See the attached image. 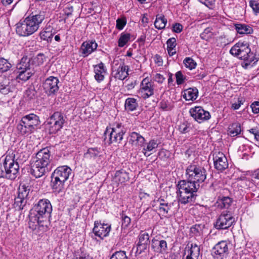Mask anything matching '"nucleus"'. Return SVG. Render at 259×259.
<instances>
[{
  "instance_id": "nucleus-61",
  "label": "nucleus",
  "mask_w": 259,
  "mask_h": 259,
  "mask_svg": "<svg viewBox=\"0 0 259 259\" xmlns=\"http://www.w3.org/2000/svg\"><path fill=\"white\" fill-rule=\"evenodd\" d=\"M251 178L259 180V168L251 172Z\"/></svg>"
},
{
  "instance_id": "nucleus-9",
  "label": "nucleus",
  "mask_w": 259,
  "mask_h": 259,
  "mask_svg": "<svg viewBox=\"0 0 259 259\" xmlns=\"http://www.w3.org/2000/svg\"><path fill=\"white\" fill-rule=\"evenodd\" d=\"M65 118L59 112H55L46 122V128L50 134H56L63 127Z\"/></svg>"
},
{
  "instance_id": "nucleus-58",
  "label": "nucleus",
  "mask_w": 259,
  "mask_h": 259,
  "mask_svg": "<svg viewBox=\"0 0 259 259\" xmlns=\"http://www.w3.org/2000/svg\"><path fill=\"white\" fill-rule=\"evenodd\" d=\"M188 128L187 124L182 123L180 125L179 130L182 133H186L189 131Z\"/></svg>"
},
{
  "instance_id": "nucleus-37",
  "label": "nucleus",
  "mask_w": 259,
  "mask_h": 259,
  "mask_svg": "<svg viewBox=\"0 0 259 259\" xmlns=\"http://www.w3.org/2000/svg\"><path fill=\"white\" fill-rule=\"evenodd\" d=\"M53 36V29L51 27L44 28L40 33V38L48 42L51 41Z\"/></svg>"
},
{
  "instance_id": "nucleus-40",
  "label": "nucleus",
  "mask_w": 259,
  "mask_h": 259,
  "mask_svg": "<svg viewBox=\"0 0 259 259\" xmlns=\"http://www.w3.org/2000/svg\"><path fill=\"white\" fill-rule=\"evenodd\" d=\"M232 203L231 199L229 197L219 198L217 202V205L221 208H228Z\"/></svg>"
},
{
  "instance_id": "nucleus-60",
  "label": "nucleus",
  "mask_w": 259,
  "mask_h": 259,
  "mask_svg": "<svg viewBox=\"0 0 259 259\" xmlns=\"http://www.w3.org/2000/svg\"><path fill=\"white\" fill-rule=\"evenodd\" d=\"M242 104L243 102L241 100H238L237 103L232 104V108L234 110L238 109Z\"/></svg>"
},
{
  "instance_id": "nucleus-15",
  "label": "nucleus",
  "mask_w": 259,
  "mask_h": 259,
  "mask_svg": "<svg viewBox=\"0 0 259 259\" xmlns=\"http://www.w3.org/2000/svg\"><path fill=\"white\" fill-rule=\"evenodd\" d=\"M30 189L29 186L21 184L18 189V196L15 199V205L20 209H22L26 203V198Z\"/></svg>"
},
{
  "instance_id": "nucleus-56",
  "label": "nucleus",
  "mask_w": 259,
  "mask_h": 259,
  "mask_svg": "<svg viewBox=\"0 0 259 259\" xmlns=\"http://www.w3.org/2000/svg\"><path fill=\"white\" fill-rule=\"evenodd\" d=\"M153 60L154 63L157 66H161L163 65V60L161 56L158 55H156L153 57Z\"/></svg>"
},
{
  "instance_id": "nucleus-50",
  "label": "nucleus",
  "mask_w": 259,
  "mask_h": 259,
  "mask_svg": "<svg viewBox=\"0 0 259 259\" xmlns=\"http://www.w3.org/2000/svg\"><path fill=\"white\" fill-rule=\"evenodd\" d=\"M153 79L154 81L159 84H162L165 80V77L160 73H157L153 75Z\"/></svg>"
},
{
  "instance_id": "nucleus-6",
  "label": "nucleus",
  "mask_w": 259,
  "mask_h": 259,
  "mask_svg": "<svg viewBox=\"0 0 259 259\" xmlns=\"http://www.w3.org/2000/svg\"><path fill=\"white\" fill-rule=\"evenodd\" d=\"M199 187V184L185 180L181 181L178 185V195L179 202L186 204L192 202L195 197V193Z\"/></svg>"
},
{
  "instance_id": "nucleus-43",
  "label": "nucleus",
  "mask_w": 259,
  "mask_h": 259,
  "mask_svg": "<svg viewBox=\"0 0 259 259\" xmlns=\"http://www.w3.org/2000/svg\"><path fill=\"white\" fill-rule=\"evenodd\" d=\"M185 66L190 70H192L195 68L196 66V62L191 58H186L183 61Z\"/></svg>"
},
{
  "instance_id": "nucleus-13",
  "label": "nucleus",
  "mask_w": 259,
  "mask_h": 259,
  "mask_svg": "<svg viewBox=\"0 0 259 259\" xmlns=\"http://www.w3.org/2000/svg\"><path fill=\"white\" fill-rule=\"evenodd\" d=\"M189 113L191 116L199 123L206 121L211 117L210 113L205 110L201 106H195L191 108Z\"/></svg>"
},
{
  "instance_id": "nucleus-16",
  "label": "nucleus",
  "mask_w": 259,
  "mask_h": 259,
  "mask_svg": "<svg viewBox=\"0 0 259 259\" xmlns=\"http://www.w3.org/2000/svg\"><path fill=\"white\" fill-rule=\"evenodd\" d=\"M84 157L88 160L99 163L104 159L103 152L100 148L92 147L88 148L84 153Z\"/></svg>"
},
{
  "instance_id": "nucleus-29",
  "label": "nucleus",
  "mask_w": 259,
  "mask_h": 259,
  "mask_svg": "<svg viewBox=\"0 0 259 259\" xmlns=\"http://www.w3.org/2000/svg\"><path fill=\"white\" fill-rule=\"evenodd\" d=\"M128 69V66L123 64L116 70H113V76L116 79L123 80L127 77Z\"/></svg>"
},
{
  "instance_id": "nucleus-48",
  "label": "nucleus",
  "mask_w": 259,
  "mask_h": 259,
  "mask_svg": "<svg viewBox=\"0 0 259 259\" xmlns=\"http://www.w3.org/2000/svg\"><path fill=\"white\" fill-rule=\"evenodd\" d=\"M249 6L255 15L259 14V3L256 1L251 0L249 2Z\"/></svg>"
},
{
  "instance_id": "nucleus-64",
  "label": "nucleus",
  "mask_w": 259,
  "mask_h": 259,
  "mask_svg": "<svg viewBox=\"0 0 259 259\" xmlns=\"http://www.w3.org/2000/svg\"><path fill=\"white\" fill-rule=\"evenodd\" d=\"M173 82L172 74L171 73L168 74V83L170 84Z\"/></svg>"
},
{
  "instance_id": "nucleus-55",
  "label": "nucleus",
  "mask_w": 259,
  "mask_h": 259,
  "mask_svg": "<svg viewBox=\"0 0 259 259\" xmlns=\"http://www.w3.org/2000/svg\"><path fill=\"white\" fill-rule=\"evenodd\" d=\"M250 107L253 113L257 114L259 113V102H254L251 104Z\"/></svg>"
},
{
  "instance_id": "nucleus-49",
  "label": "nucleus",
  "mask_w": 259,
  "mask_h": 259,
  "mask_svg": "<svg viewBox=\"0 0 259 259\" xmlns=\"http://www.w3.org/2000/svg\"><path fill=\"white\" fill-rule=\"evenodd\" d=\"M121 218H122L121 227H122V228H124V229L126 228L127 227H128L130 226L131 222V219L130 217H128V216H127L124 214H122Z\"/></svg>"
},
{
  "instance_id": "nucleus-14",
  "label": "nucleus",
  "mask_w": 259,
  "mask_h": 259,
  "mask_svg": "<svg viewBox=\"0 0 259 259\" xmlns=\"http://www.w3.org/2000/svg\"><path fill=\"white\" fill-rule=\"evenodd\" d=\"M235 222V219L229 213H222L218 217L214 224L217 229H226Z\"/></svg>"
},
{
  "instance_id": "nucleus-25",
  "label": "nucleus",
  "mask_w": 259,
  "mask_h": 259,
  "mask_svg": "<svg viewBox=\"0 0 259 259\" xmlns=\"http://www.w3.org/2000/svg\"><path fill=\"white\" fill-rule=\"evenodd\" d=\"M98 47L95 41H88L83 42L80 47V52L84 57L88 56L95 51Z\"/></svg>"
},
{
  "instance_id": "nucleus-42",
  "label": "nucleus",
  "mask_w": 259,
  "mask_h": 259,
  "mask_svg": "<svg viewBox=\"0 0 259 259\" xmlns=\"http://www.w3.org/2000/svg\"><path fill=\"white\" fill-rule=\"evenodd\" d=\"M14 89V85L10 84V82L7 84V82H5L1 85L0 91L2 94L6 95L9 92H12Z\"/></svg>"
},
{
  "instance_id": "nucleus-45",
  "label": "nucleus",
  "mask_w": 259,
  "mask_h": 259,
  "mask_svg": "<svg viewBox=\"0 0 259 259\" xmlns=\"http://www.w3.org/2000/svg\"><path fill=\"white\" fill-rule=\"evenodd\" d=\"M126 24V19L124 17L118 18L116 20V28L119 30H122Z\"/></svg>"
},
{
  "instance_id": "nucleus-33",
  "label": "nucleus",
  "mask_w": 259,
  "mask_h": 259,
  "mask_svg": "<svg viewBox=\"0 0 259 259\" xmlns=\"http://www.w3.org/2000/svg\"><path fill=\"white\" fill-rule=\"evenodd\" d=\"M132 35L127 32H123L120 33L118 39V46L119 48H123L128 45L132 41Z\"/></svg>"
},
{
  "instance_id": "nucleus-19",
  "label": "nucleus",
  "mask_w": 259,
  "mask_h": 259,
  "mask_svg": "<svg viewBox=\"0 0 259 259\" xmlns=\"http://www.w3.org/2000/svg\"><path fill=\"white\" fill-rule=\"evenodd\" d=\"M59 79L54 76H50L42 83V87L45 92L51 95L58 91L59 89Z\"/></svg>"
},
{
  "instance_id": "nucleus-4",
  "label": "nucleus",
  "mask_w": 259,
  "mask_h": 259,
  "mask_svg": "<svg viewBox=\"0 0 259 259\" xmlns=\"http://www.w3.org/2000/svg\"><path fill=\"white\" fill-rule=\"evenodd\" d=\"M51 153L49 149L44 148L39 151L32 165L31 174L36 178H40L50 171Z\"/></svg>"
},
{
  "instance_id": "nucleus-24",
  "label": "nucleus",
  "mask_w": 259,
  "mask_h": 259,
  "mask_svg": "<svg viewBox=\"0 0 259 259\" xmlns=\"http://www.w3.org/2000/svg\"><path fill=\"white\" fill-rule=\"evenodd\" d=\"M199 255V246L196 244H191L190 247L186 249L183 259H198Z\"/></svg>"
},
{
  "instance_id": "nucleus-51",
  "label": "nucleus",
  "mask_w": 259,
  "mask_h": 259,
  "mask_svg": "<svg viewBox=\"0 0 259 259\" xmlns=\"http://www.w3.org/2000/svg\"><path fill=\"white\" fill-rule=\"evenodd\" d=\"M167 49H176L177 46L176 39L174 37H171L169 38L167 41Z\"/></svg>"
},
{
  "instance_id": "nucleus-21",
  "label": "nucleus",
  "mask_w": 259,
  "mask_h": 259,
  "mask_svg": "<svg viewBox=\"0 0 259 259\" xmlns=\"http://www.w3.org/2000/svg\"><path fill=\"white\" fill-rule=\"evenodd\" d=\"M151 249L156 253L164 254L167 252V244L165 240L153 238L151 240Z\"/></svg>"
},
{
  "instance_id": "nucleus-36",
  "label": "nucleus",
  "mask_w": 259,
  "mask_h": 259,
  "mask_svg": "<svg viewBox=\"0 0 259 259\" xmlns=\"http://www.w3.org/2000/svg\"><path fill=\"white\" fill-rule=\"evenodd\" d=\"M125 109L127 111H133L137 109L138 103L137 99L134 98H128L125 101Z\"/></svg>"
},
{
  "instance_id": "nucleus-31",
  "label": "nucleus",
  "mask_w": 259,
  "mask_h": 259,
  "mask_svg": "<svg viewBox=\"0 0 259 259\" xmlns=\"http://www.w3.org/2000/svg\"><path fill=\"white\" fill-rule=\"evenodd\" d=\"M129 179L128 174L123 170L116 171L113 178V182L117 185L122 184Z\"/></svg>"
},
{
  "instance_id": "nucleus-32",
  "label": "nucleus",
  "mask_w": 259,
  "mask_h": 259,
  "mask_svg": "<svg viewBox=\"0 0 259 259\" xmlns=\"http://www.w3.org/2000/svg\"><path fill=\"white\" fill-rule=\"evenodd\" d=\"M198 95V91L195 88H190L183 92V97L186 101H194Z\"/></svg>"
},
{
  "instance_id": "nucleus-44",
  "label": "nucleus",
  "mask_w": 259,
  "mask_h": 259,
  "mask_svg": "<svg viewBox=\"0 0 259 259\" xmlns=\"http://www.w3.org/2000/svg\"><path fill=\"white\" fill-rule=\"evenodd\" d=\"M212 36L213 33L212 32V29L209 27L206 28L200 34L201 38L206 40H209Z\"/></svg>"
},
{
  "instance_id": "nucleus-8",
  "label": "nucleus",
  "mask_w": 259,
  "mask_h": 259,
  "mask_svg": "<svg viewBox=\"0 0 259 259\" xmlns=\"http://www.w3.org/2000/svg\"><path fill=\"white\" fill-rule=\"evenodd\" d=\"M186 174L188 181L194 182L196 184L204 182L206 178L205 169L194 164L190 165L187 168Z\"/></svg>"
},
{
  "instance_id": "nucleus-17",
  "label": "nucleus",
  "mask_w": 259,
  "mask_h": 259,
  "mask_svg": "<svg viewBox=\"0 0 259 259\" xmlns=\"http://www.w3.org/2000/svg\"><path fill=\"white\" fill-rule=\"evenodd\" d=\"M111 231V225L108 224L95 222L93 233L95 235L101 239L108 236Z\"/></svg>"
},
{
  "instance_id": "nucleus-1",
  "label": "nucleus",
  "mask_w": 259,
  "mask_h": 259,
  "mask_svg": "<svg viewBox=\"0 0 259 259\" xmlns=\"http://www.w3.org/2000/svg\"><path fill=\"white\" fill-rule=\"evenodd\" d=\"M52 211V204L49 200H40L30 212V228L38 230V233L46 231L49 228V219Z\"/></svg>"
},
{
  "instance_id": "nucleus-26",
  "label": "nucleus",
  "mask_w": 259,
  "mask_h": 259,
  "mask_svg": "<svg viewBox=\"0 0 259 259\" xmlns=\"http://www.w3.org/2000/svg\"><path fill=\"white\" fill-rule=\"evenodd\" d=\"M94 72L95 73L94 77L96 81L100 82L103 81L106 73L107 69L102 62H100L97 65L93 66Z\"/></svg>"
},
{
  "instance_id": "nucleus-62",
  "label": "nucleus",
  "mask_w": 259,
  "mask_h": 259,
  "mask_svg": "<svg viewBox=\"0 0 259 259\" xmlns=\"http://www.w3.org/2000/svg\"><path fill=\"white\" fill-rule=\"evenodd\" d=\"M168 54L170 56H172L176 54V49H167Z\"/></svg>"
},
{
  "instance_id": "nucleus-59",
  "label": "nucleus",
  "mask_w": 259,
  "mask_h": 259,
  "mask_svg": "<svg viewBox=\"0 0 259 259\" xmlns=\"http://www.w3.org/2000/svg\"><path fill=\"white\" fill-rule=\"evenodd\" d=\"M6 178V170L4 168V163L3 165L0 163V178Z\"/></svg>"
},
{
  "instance_id": "nucleus-30",
  "label": "nucleus",
  "mask_w": 259,
  "mask_h": 259,
  "mask_svg": "<svg viewBox=\"0 0 259 259\" xmlns=\"http://www.w3.org/2000/svg\"><path fill=\"white\" fill-rule=\"evenodd\" d=\"M149 242V234L144 231H142L139 236V242L137 244L138 249L141 251L145 250Z\"/></svg>"
},
{
  "instance_id": "nucleus-28",
  "label": "nucleus",
  "mask_w": 259,
  "mask_h": 259,
  "mask_svg": "<svg viewBox=\"0 0 259 259\" xmlns=\"http://www.w3.org/2000/svg\"><path fill=\"white\" fill-rule=\"evenodd\" d=\"M145 139L137 132H132L129 136V142L133 146L141 148L145 143Z\"/></svg>"
},
{
  "instance_id": "nucleus-63",
  "label": "nucleus",
  "mask_w": 259,
  "mask_h": 259,
  "mask_svg": "<svg viewBox=\"0 0 259 259\" xmlns=\"http://www.w3.org/2000/svg\"><path fill=\"white\" fill-rule=\"evenodd\" d=\"M249 132L250 133L252 134L254 136V137H255V136L256 135V134H257L259 132V131H258L257 130H256L255 128L250 129L249 130Z\"/></svg>"
},
{
  "instance_id": "nucleus-5",
  "label": "nucleus",
  "mask_w": 259,
  "mask_h": 259,
  "mask_svg": "<svg viewBox=\"0 0 259 259\" xmlns=\"http://www.w3.org/2000/svg\"><path fill=\"white\" fill-rule=\"evenodd\" d=\"M71 169L67 165L58 167L52 175L51 187L55 194L62 192L64 183L71 174Z\"/></svg>"
},
{
  "instance_id": "nucleus-22",
  "label": "nucleus",
  "mask_w": 259,
  "mask_h": 259,
  "mask_svg": "<svg viewBox=\"0 0 259 259\" xmlns=\"http://www.w3.org/2000/svg\"><path fill=\"white\" fill-rule=\"evenodd\" d=\"M159 144L157 139H151L149 142L145 143L142 147V153L145 156L148 157L155 153Z\"/></svg>"
},
{
  "instance_id": "nucleus-20",
  "label": "nucleus",
  "mask_w": 259,
  "mask_h": 259,
  "mask_svg": "<svg viewBox=\"0 0 259 259\" xmlns=\"http://www.w3.org/2000/svg\"><path fill=\"white\" fill-rule=\"evenodd\" d=\"M214 168L219 171H223L228 167V162L225 155L222 152L215 153L213 155Z\"/></svg>"
},
{
  "instance_id": "nucleus-46",
  "label": "nucleus",
  "mask_w": 259,
  "mask_h": 259,
  "mask_svg": "<svg viewBox=\"0 0 259 259\" xmlns=\"http://www.w3.org/2000/svg\"><path fill=\"white\" fill-rule=\"evenodd\" d=\"M175 76L176 78V82L178 85H181L185 82L186 77L183 74L182 71H179L177 72Z\"/></svg>"
},
{
  "instance_id": "nucleus-34",
  "label": "nucleus",
  "mask_w": 259,
  "mask_h": 259,
  "mask_svg": "<svg viewBox=\"0 0 259 259\" xmlns=\"http://www.w3.org/2000/svg\"><path fill=\"white\" fill-rule=\"evenodd\" d=\"M19 133L22 135H28L34 132L28 125H25L24 122L21 119L17 126Z\"/></svg>"
},
{
  "instance_id": "nucleus-27",
  "label": "nucleus",
  "mask_w": 259,
  "mask_h": 259,
  "mask_svg": "<svg viewBox=\"0 0 259 259\" xmlns=\"http://www.w3.org/2000/svg\"><path fill=\"white\" fill-rule=\"evenodd\" d=\"M25 125L30 126L33 131H34L36 126L39 124L40 120L39 117L34 114H29L23 116L21 119Z\"/></svg>"
},
{
  "instance_id": "nucleus-3",
  "label": "nucleus",
  "mask_w": 259,
  "mask_h": 259,
  "mask_svg": "<svg viewBox=\"0 0 259 259\" xmlns=\"http://www.w3.org/2000/svg\"><path fill=\"white\" fill-rule=\"evenodd\" d=\"M232 55L244 61L242 65L247 68L249 65H253L257 62L259 58L253 52H251L249 45L245 41H239L234 45L230 50Z\"/></svg>"
},
{
  "instance_id": "nucleus-11",
  "label": "nucleus",
  "mask_w": 259,
  "mask_h": 259,
  "mask_svg": "<svg viewBox=\"0 0 259 259\" xmlns=\"http://www.w3.org/2000/svg\"><path fill=\"white\" fill-rule=\"evenodd\" d=\"M154 93V84L151 78L149 77L143 78L140 82L139 89L137 91L138 96L146 100L153 96Z\"/></svg>"
},
{
  "instance_id": "nucleus-38",
  "label": "nucleus",
  "mask_w": 259,
  "mask_h": 259,
  "mask_svg": "<svg viewBox=\"0 0 259 259\" xmlns=\"http://www.w3.org/2000/svg\"><path fill=\"white\" fill-rule=\"evenodd\" d=\"M241 129L240 123L234 122L228 127V133L231 137H235L241 133Z\"/></svg>"
},
{
  "instance_id": "nucleus-39",
  "label": "nucleus",
  "mask_w": 259,
  "mask_h": 259,
  "mask_svg": "<svg viewBox=\"0 0 259 259\" xmlns=\"http://www.w3.org/2000/svg\"><path fill=\"white\" fill-rule=\"evenodd\" d=\"M167 23V20L162 15H158L156 16V20L154 22V26L158 29H162L165 28Z\"/></svg>"
},
{
  "instance_id": "nucleus-54",
  "label": "nucleus",
  "mask_w": 259,
  "mask_h": 259,
  "mask_svg": "<svg viewBox=\"0 0 259 259\" xmlns=\"http://www.w3.org/2000/svg\"><path fill=\"white\" fill-rule=\"evenodd\" d=\"M45 61V56L41 54H38L35 59V62L38 65L42 64Z\"/></svg>"
},
{
  "instance_id": "nucleus-7",
  "label": "nucleus",
  "mask_w": 259,
  "mask_h": 259,
  "mask_svg": "<svg viewBox=\"0 0 259 259\" xmlns=\"http://www.w3.org/2000/svg\"><path fill=\"white\" fill-rule=\"evenodd\" d=\"M125 133L124 128L121 123L113 124L106 127L104 132L105 139L108 140L110 143H119Z\"/></svg>"
},
{
  "instance_id": "nucleus-41",
  "label": "nucleus",
  "mask_w": 259,
  "mask_h": 259,
  "mask_svg": "<svg viewBox=\"0 0 259 259\" xmlns=\"http://www.w3.org/2000/svg\"><path fill=\"white\" fill-rule=\"evenodd\" d=\"M12 65L8 60L4 58H0V71L5 72L8 71Z\"/></svg>"
},
{
  "instance_id": "nucleus-35",
  "label": "nucleus",
  "mask_w": 259,
  "mask_h": 259,
  "mask_svg": "<svg viewBox=\"0 0 259 259\" xmlns=\"http://www.w3.org/2000/svg\"><path fill=\"white\" fill-rule=\"evenodd\" d=\"M235 29L238 33L241 34H251L253 31L251 26L245 24H236Z\"/></svg>"
},
{
  "instance_id": "nucleus-57",
  "label": "nucleus",
  "mask_w": 259,
  "mask_h": 259,
  "mask_svg": "<svg viewBox=\"0 0 259 259\" xmlns=\"http://www.w3.org/2000/svg\"><path fill=\"white\" fill-rule=\"evenodd\" d=\"M183 29V26L180 23H176L173 25L172 31L176 33H180Z\"/></svg>"
},
{
  "instance_id": "nucleus-47",
  "label": "nucleus",
  "mask_w": 259,
  "mask_h": 259,
  "mask_svg": "<svg viewBox=\"0 0 259 259\" xmlns=\"http://www.w3.org/2000/svg\"><path fill=\"white\" fill-rule=\"evenodd\" d=\"M110 259H127V257L125 251H116L112 254Z\"/></svg>"
},
{
  "instance_id": "nucleus-53",
  "label": "nucleus",
  "mask_w": 259,
  "mask_h": 259,
  "mask_svg": "<svg viewBox=\"0 0 259 259\" xmlns=\"http://www.w3.org/2000/svg\"><path fill=\"white\" fill-rule=\"evenodd\" d=\"M207 7L211 9L214 5L215 0H198Z\"/></svg>"
},
{
  "instance_id": "nucleus-52",
  "label": "nucleus",
  "mask_w": 259,
  "mask_h": 259,
  "mask_svg": "<svg viewBox=\"0 0 259 259\" xmlns=\"http://www.w3.org/2000/svg\"><path fill=\"white\" fill-rule=\"evenodd\" d=\"M160 108L165 111H168L171 109L172 106L170 103L165 100H162L160 103Z\"/></svg>"
},
{
  "instance_id": "nucleus-12",
  "label": "nucleus",
  "mask_w": 259,
  "mask_h": 259,
  "mask_svg": "<svg viewBox=\"0 0 259 259\" xmlns=\"http://www.w3.org/2000/svg\"><path fill=\"white\" fill-rule=\"evenodd\" d=\"M23 60V59L17 66V74L15 77L16 79L26 81L33 74L34 71L30 68L29 62L25 63Z\"/></svg>"
},
{
  "instance_id": "nucleus-18",
  "label": "nucleus",
  "mask_w": 259,
  "mask_h": 259,
  "mask_svg": "<svg viewBox=\"0 0 259 259\" xmlns=\"http://www.w3.org/2000/svg\"><path fill=\"white\" fill-rule=\"evenodd\" d=\"M228 253V243L225 241L218 242L213 247L212 250V254L215 259H223Z\"/></svg>"
},
{
  "instance_id": "nucleus-10",
  "label": "nucleus",
  "mask_w": 259,
  "mask_h": 259,
  "mask_svg": "<svg viewBox=\"0 0 259 259\" xmlns=\"http://www.w3.org/2000/svg\"><path fill=\"white\" fill-rule=\"evenodd\" d=\"M4 168L6 170V178L13 180L17 177L19 165L14 159V155H7L4 160Z\"/></svg>"
},
{
  "instance_id": "nucleus-23",
  "label": "nucleus",
  "mask_w": 259,
  "mask_h": 259,
  "mask_svg": "<svg viewBox=\"0 0 259 259\" xmlns=\"http://www.w3.org/2000/svg\"><path fill=\"white\" fill-rule=\"evenodd\" d=\"M152 207L159 211L162 215L166 214L170 211L172 204L168 203L162 199L154 200L152 203Z\"/></svg>"
},
{
  "instance_id": "nucleus-2",
  "label": "nucleus",
  "mask_w": 259,
  "mask_h": 259,
  "mask_svg": "<svg viewBox=\"0 0 259 259\" xmlns=\"http://www.w3.org/2000/svg\"><path fill=\"white\" fill-rule=\"evenodd\" d=\"M45 17L44 13L40 12L21 19L16 24V33L23 37H27L33 34L38 30Z\"/></svg>"
}]
</instances>
